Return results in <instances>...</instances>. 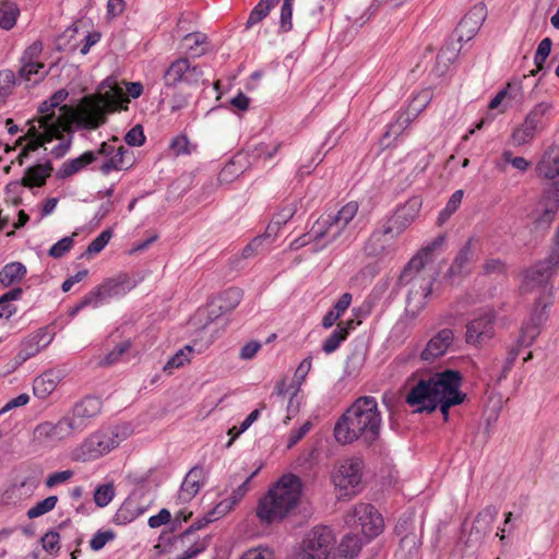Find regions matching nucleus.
Here are the masks:
<instances>
[{
    "label": "nucleus",
    "mask_w": 559,
    "mask_h": 559,
    "mask_svg": "<svg viewBox=\"0 0 559 559\" xmlns=\"http://www.w3.org/2000/svg\"><path fill=\"white\" fill-rule=\"evenodd\" d=\"M359 205L356 201H349L337 212L322 214L311 226L310 230L296 239L294 248L304 247L310 241H316L325 248L335 242L344 233L348 224L358 213Z\"/></svg>",
    "instance_id": "39448f33"
},
{
    "label": "nucleus",
    "mask_w": 559,
    "mask_h": 559,
    "mask_svg": "<svg viewBox=\"0 0 559 559\" xmlns=\"http://www.w3.org/2000/svg\"><path fill=\"white\" fill-rule=\"evenodd\" d=\"M59 543H60V536H59V533L56 531H48L41 537L43 548L51 555L58 554V551L60 549Z\"/></svg>",
    "instance_id": "e2e57ef3"
},
{
    "label": "nucleus",
    "mask_w": 559,
    "mask_h": 559,
    "mask_svg": "<svg viewBox=\"0 0 559 559\" xmlns=\"http://www.w3.org/2000/svg\"><path fill=\"white\" fill-rule=\"evenodd\" d=\"M135 287V283L127 274H120L117 277L109 278L100 285L93 288L91 292L95 297L97 306L104 301L124 296Z\"/></svg>",
    "instance_id": "dca6fc26"
},
{
    "label": "nucleus",
    "mask_w": 559,
    "mask_h": 559,
    "mask_svg": "<svg viewBox=\"0 0 559 559\" xmlns=\"http://www.w3.org/2000/svg\"><path fill=\"white\" fill-rule=\"evenodd\" d=\"M192 352V348L190 346H186L183 349H179L174 356H171L168 361L164 366V371H170L175 368H179L185 365L186 361L189 360L188 354L186 353Z\"/></svg>",
    "instance_id": "680f3d73"
},
{
    "label": "nucleus",
    "mask_w": 559,
    "mask_h": 559,
    "mask_svg": "<svg viewBox=\"0 0 559 559\" xmlns=\"http://www.w3.org/2000/svg\"><path fill=\"white\" fill-rule=\"evenodd\" d=\"M271 235L266 231L264 235L253 238L241 252L242 258L249 259L261 251L263 241L269 239Z\"/></svg>",
    "instance_id": "69168bd1"
},
{
    "label": "nucleus",
    "mask_w": 559,
    "mask_h": 559,
    "mask_svg": "<svg viewBox=\"0 0 559 559\" xmlns=\"http://www.w3.org/2000/svg\"><path fill=\"white\" fill-rule=\"evenodd\" d=\"M203 478V468L201 466L192 467L186 475L180 486L179 499L183 502H189L192 500L200 491Z\"/></svg>",
    "instance_id": "cd10ccee"
},
{
    "label": "nucleus",
    "mask_w": 559,
    "mask_h": 559,
    "mask_svg": "<svg viewBox=\"0 0 559 559\" xmlns=\"http://www.w3.org/2000/svg\"><path fill=\"white\" fill-rule=\"evenodd\" d=\"M115 538L112 531H98L95 533L90 540V547L94 551H98L105 547V545Z\"/></svg>",
    "instance_id": "338daca9"
},
{
    "label": "nucleus",
    "mask_w": 559,
    "mask_h": 559,
    "mask_svg": "<svg viewBox=\"0 0 559 559\" xmlns=\"http://www.w3.org/2000/svg\"><path fill=\"white\" fill-rule=\"evenodd\" d=\"M69 93L64 88L55 92L48 99L49 105L59 109V115H64L69 126L79 130H95L103 126L107 114L114 112L128 102L121 88H111L95 96L84 97L76 108L62 105Z\"/></svg>",
    "instance_id": "f257e3e1"
},
{
    "label": "nucleus",
    "mask_w": 559,
    "mask_h": 559,
    "mask_svg": "<svg viewBox=\"0 0 559 559\" xmlns=\"http://www.w3.org/2000/svg\"><path fill=\"white\" fill-rule=\"evenodd\" d=\"M345 523L353 530H359L370 540L380 535L384 527L382 515L370 503H357L345 514Z\"/></svg>",
    "instance_id": "6e6552de"
},
{
    "label": "nucleus",
    "mask_w": 559,
    "mask_h": 559,
    "mask_svg": "<svg viewBox=\"0 0 559 559\" xmlns=\"http://www.w3.org/2000/svg\"><path fill=\"white\" fill-rule=\"evenodd\" d=\"M554 109L555 106L551 102H539L527 111L523 122L538 134H542L549 127L554 116Z\"/></svg>",
    "instance_id": "393cba45"
},
{
    "label": "nucleus",
    "mask_w": 559,
    "mask_h": 559,
    "mask_svg": "<svg viewBox=\"0 0 559 559\" xmlns=\"http://www.w3.org/2000/svg\"><path fill=\"white\" fill-rule=\"evenodd\" d=\"M473 243L474 239L469 238L455 255L447 273L451 280L463 277L471 273L472 266L476 260Z\"/></svg>",
    "instance_id": "b1692460"
},
{
    "label": "nucleus",
    "mask_w": 559,
    "mask_h": 559,
    "mask_svg": "<svg viewBox=\"0 0 559 559\" xmlns=\"http://www.w3.org/2000/svg\"><path fill=\"white\" fill-rule=\"evenodd\" d=\"M546 320V316L543 311L537 313L535 310L531 317V319L523 323L520 335L516 340V344L519 347H530L536 337L539 335V325L543 321Z\"/></svg>",
    "instance_id": "c756f323"
},
{
    "label": "nucleus",
    "mask_w": 559,
    "mask_h": 559,
    "mask_svg": "<svg viewBox=\"0 0 559 559\" xmlns=\"http://www.w3.org/2000/svg\"><path fill=\"white\" fill-rule=\"evenodd\" d=\"M52 167L50 163L28 167L22 179L26 187H40L45 185L47 177L50 176Z\"/></svg>",
    "instance_id": "58836bf2"
},
{
    "label": "nucleus",
    "mask_w": 559,
    "mask_h": 559,
    "mask_svg": "<svg viewBox=\"0 0 559 559\" xmlns=\"http://www.w3.org/2000/svg\"><path fill=\"white\" fill-rule=\"evenodd\" d=\"M96 160V153L93 151L84 152L79 157L66 160L58 170V177L66 179L79 173L87 165Z\"/></svg>",
    "instance_id": "72a5a7b5"
},
{
    "label": "nucleus",
    "mask_w": 559,
    "mask_h": 559,
    "mask_svg": "<svg viewBox=\"0 0 559 559\" xmlns=\"http://www.w3.org/2000/svg\"><path fill=\"white\" fill-rule=\"evenodd\" d=\"M242 296L243 293L240 288H227L211 304V313H215L214 308H217L221 313L233 311L240 304Z\"/></svg>",
    "instance_id": "473e14b6"
},
{
    "label": "nucleus",
    "mask_w": 559,
    "mask_h": 559,
    "mask_svg": "<svg viewBox=\"0 0 559 559\" xmlns=\"http://www.w3.org/2000/svg\"><path fill=\"white\" fill-rule=\"evenodd\" d=\"M102 411V401L95 396H86L76 403L68 419L75 432L83 431L90 424L91 419L96 417Z\"/></svg>",
    "instance_id": "f3484780"
},
{
    "label": "nucleus",
    "mask_w": 559,
    "mask_h": 559,
    "mask_svg": "<svg viewBox=\"0 0 559 559\" xmlns=\"http://www.w3.org/2000/svg\"><path fill=\"white\" fill-rule=\"evenodd\" d=\"M169 147L176 156L191 155L195 152L197 144L191 143L186 134H179L171 140Z\"/></svg>",
    "instance_id": "8fccbe9b"
},
{
    "label": "nucleus",
    "mask_w": 559,
    "mask_h": 559,
    "mask_svg": "<svg viewBox=\"0 0 559 559\" xmlns=\"http://www.w3.org/2000/svg\"><path fill=\"white\" fill-rule=\"evenodd\" d=\"M298 202L287 201L283 206L274 214L271 223L269 224L266 231L271 235L276 233L282 226H284L297 212Z\"/></svg>",
    "instance_id": "ea45409f"
},
{
    "label": "nucleus",
    "mask_w": 559,
    "mask_h": 559,
    "mask_svg": "<svg viewBox=\"0 0 559 559\" xmlns=\"http://www.w3.org/2000/svg\"><path fill=\"white\" fill-rule=\"evenodd\" d=\"M454 332L452 329L444 328L438 331L426 344L420 353V359L427 362H433L447 354L453 345Z\"/></svg>",
    "instance_id": "aec40b11"
},
{
    "label": "nucleus",
    "mask_w": 559,
    "mask_h": 559,
    "mask_svg": "<svg viewBox=\"0 0 559 559\" xmlns=\"http://www.w3.org/2000/svg\"><path fill=\"white\" fill-rule=\"evenodd\" d=\"M115 497V488L111 483L98 486L94 491V501L97 507L108 506Z\"/></svg>",
    "instance_id": "5fc2aeb1"
},
{
    "label": "nucleus",
    "mask_w": 559,
    "mask_h": 559,
    "mask_svg": "<svg viewBox=\"0 0 559 559\" xmlns=\"http://www.w3.org/2000/svg\"><path fill=\"white\" fill-rule=\"evenodd\" d=\"M112 233L110 229L103 230L86 248L85 254L99 253L111 239Z\"/></svg>",
    "instance_id": "052dcab7"
},
{
    "label": "nucleus",
    "mask_w": 559,
    "mask_h": 559,
    "mask_svg": "<svg viewBox=\"0 0 559 559\" xmlns=\"http://www.w3.org/2000/svg\"><path fill=\"white\" fill-rule=\"evenodd\" d=\"M382 416L376 397H357L336 420L333 436L337 443L345 445L360 441L372 445L380 437Z\"/></svg>",
    "instance_id": "f03ea898"
},
{
    "label": "nucleus",
    "mask_w": 559,
    "mask_h": 559,
    "mask_svg": "<svg viewBox=\"0 0 559 559\" xmlns=\"http://www.w3.org/2000/svg\"><path fill=\"white\" fill-rule=\"evenodd\" d=\"M20 14L19 7L9 1H3L0 5V27L10 31L14 27Z\"/></svg>",
    "instance_id": "a18cd8bd"
},
{
    "label": "nucleus",
    "mask_w": 559,
    "mask_h": 559,
    "mask_svg": "<svg viewBox=\"0 0 559 559\" xmlns=\"http://www.w3.org/2000/svg\"><path fill=\"white\" fill-rule=\"evenodd\" d=\"M38 114V118L27 121L28 130L17 141V143H21L24 139L28 140V143L20 153V164H22V157L27 156L29 152L38 150L44 144L53 141V138L58 136V133L61 131L70 129L69 121H67L64 115H57L55 106L49 105V99H45L39 104Z\"/></svg>",
    "instance_id": "423d86ee"
},
{
    "label": "nucleus",
    "mask_w": 559,
    "mask_h": 559,
    "mask_svg": "<svg viewBox=\"0 0 559 559\" xmlns=\"http://www.w3.org/2000/svg\"><path fill=\"white\" fill-rule=\"evenodd\" d=\"M497 515L498 509L495 506H487L481 511H479L471 528V536L475 535L476 539H483L487 534L490 533Z\"/></svg>",
    "instance_id": "c85d7f7f"
},
{
    "label": "nucleus",
    "mask_w": 559,
    "mask_h": 559,
    "mask_svg": "<svg viewBox=\"0 0 559 559\" xmlns=\"http://www.w3.org/2000/svg\"><path fill=\"white\" fill-rule=\"evenodd\" d=\"M406 403L416 407L418 413H432L437 409V403L433 399L430 379H420L407 393Z\"/></svg>",
    "instance_id": "a211bd4d"
},
{
    "label": "nucleus",
    "mask_w": 559,
    "mask_h": 559,
    "mask_svg": "<svg viewBox=\"0 0 559 559\" xmlns=\"http://www.w3.org/2000/svg\"><path fill=\"white\" fill-rule=\"evenodd\" d=\"M390 233H384V227L376 228L364 245V252L368 257L384 258L395 251Z\"/></svg>",
    "instance_id": "4be33fe9"
},
{
    "label": "nucleus",
    "mask_w": 559,
    "mask_h": 559,
    "mask_svg": "<svg viewBox=\"0 0 559 559\" xmlns=\"http://www.w3.org/2000/svg\"><path fill=\"white\" fill-rule=\"evenodd\" d=\"M26 266L21 262L5 264L0 271V283L4 286L21 282L26 275Z\"/></svg>",
    "instance_id": "a19ab883"
},
{
    "label": "nucleus",
    "mask_w": 559,
    "mask_h": 559,
    "mask_svg": "<svg viewBox=\"0 0 559 559\" xmlns=\"http://www.w3.org/2000/svg\"><path fill=\"white\" fill-rule=\"evenodd\" d=\"M444 241L445 236L439 235L427 243L409 260L399 277L400 285L409 286L405 313L411 319L417 318L426 307V300L431 294L435 282V274L426 267V264L431 253L440 248Z\"/></svg>",
    "instance_id": "7ed1b4c3"
},
{
    "label": "nucleus",
    "mask_w": 559,
    "mask_h": 559,
    "mask_svg": "<svg viewBox=\"0 0 559 559\" xmlns=\"http://www.w3.org/2000/svg\"><path fill=\"white\" fill-rule=\"evenodd\" d=\"M58 381V376L55 372H44L43 374L35 378L33 382L34 395L40 400H45L55 391Z\"/></svg>",
    "instance_id": "c9c22d12"
},
{
    "label": "nucleus",
    "mask_w": 559,
    "mask_h": 559,
    "mask_svg": "<svg viewBox=\"0 0 559 559\" xmlns=\"http://www.w3.org/2000/svg\"><path fill=\"white\" fill-rule=\"evenodd\" d=\"M552 47V40L549 37L544 38L537 47V50L534 56V63L536 66L535 70L531 71V75H536L538 71H540L546 62L547 58L550 55Z\"/></svg>",
    "instance_id": "09e8293b"
},
{
    "label": "nucleus",
    "mask_w": 559,
    "mask_h": 559,
    "mask_svg": "<svg viewBox=\"0 0 559 559\" xmlns=\"http://www.w3.org/2000/svg\"><path fill=\"white\" fill-rule=\"evenodd\" d=\"M225 514H221L216 512V507L207 512L202 519L197 520L189 528H187L180 536L182 540L189 538V536L203 527H205L207 524L218 520L219 518L224 516Z\"/></svg>",
    "instance_id": "3c124183"
},
{
    "label": "nucleus",
    "mask_w": 559,
    "mask_h": 559,
    "mask_svg": "<svg viewBox=\"0 0 559 559\" xmlns=\"http://www.w3.org/2000/svg\"><path fill=\"white\" fill-rule=\"evenodd\" d=\"M134 163V153L129 147L118 144L117 151L111 157L105 159L99 166V170L104 175H108L112 170H122L130 168Z\"/></svg>",
    "instance_id": "bb28decb"
},
{
    "label": "nucleus",
    "mask_w": 559,
    "mask_h": 559,
    "mask_svg": "<svg viewBox=\"0 0 559 559\" xmlns=\"http://www.w3.org/2000/svg\"><path fill=\"white\" fill-rule=\"evenodd\" d=\"M140 511L132 501H124L117 510L114 521L116 524L122 525L132 522L140 515Z\"/></svg>",
    "instance_id": "de8ad7c7"
},
{
    "label": "nucleus",
    "mask_w": 559,
    "mask_h": 559,
    "mask_svg": "<svg viewBox=\"0 0 559 559\" xmlns=\"http://www.w3.org/2000/svg\"><path fill=\"white\" fill-rule=\"evenodd\" d=\"M429 379L432 386L433 399L437 404L438 401L447 399L465 400L466 394L460 390L463 381L460 371L445 369L441 372H437Z\"/></svg>",
    "instance_id": "f8f14e48"
},
{
    "label": "nucleus",
    "mask_w": 559,
    "mask_h": 559,
    "mask_svg": "<svg viewBox=\"0 0 559 559\" xmlns=\"http://www.w3.org/2000/svg\"><path fill=\"white\" fill-rule=\"evenodd\" d=\"M463 190H456L445 204V207L439 214V223L443 224L461 205Z\"/></svg>",
    "instance_id": "4d7b16f0"
},
{
    "label": "nucleus",
    "mask_w": 559,
    "mask_h": 559,
    "mask_svg": "<svg viewBox=\"0 0 559 559\" xmlns=\"http://www.w3.org/2000/svg\"><path fill=\"white\" fill-rule=\"evenodd\" d=\"M58 502L57 496H49L27 510V518L35 519L53 510Z\"/></svg>",
    "instance_id": "603ef678"
},
{
    "label": "nucleus",
    "mask_w": 559,
    "mask_h": 559,
    "mask_svg": "<svg viewBox=\"0 0 559 559\" xmlns=\"http://www.w3.org/2000/svg\"><path fill=\"white\" fill-rule=\"evenodd\" d=\"M301 543L307 549L316 551L328 559L335 543V536L331 527L318 525L305 535Z\"/></svg>",
    "instance_id": "6ab92c4d"
},
{
    "label": "nucleus",
    "mask_w": 559,
    "mask_h": 559,
    "mask_svg": "<svg viewBox=\"0 0 559 559\" xmlns=\"http://www.w3.org/2000/svg\"><path fill=\"white\" fill-rule=\"evenodd\" d=\"M486 19V9L484 5H475L472 10L466 13L460 21L455 28V35L457 40L468 41L471 40L481 27Z\"/></svg>",
    "instance_id": "412c9836"
},
{
    "label": "nucleus",
    "mask_w": 559,
    "mask_h": 559,
    "mask_svg": "<svg viewBox=\"0 0 559 559\" xmlns=\"http://www.w3.org/2000/svg\"><path fill=\"white\" fill-rule=\"evenodd\" d=\"M433 92L431 88H424L416 94L409 102L408 109L414 117H417L432 100Z\"/></svg>",
    "instance_id": "49530a36"
},
{
    "label": "nucleus",
    "mask_w": 559,
    "mask_h": 559,
    "mask_svg": "<svg viewBox=\"0 0 559 559\" xmlns=\"http://www.w3.org/2000/svg\"><path fill=\"white\" fill-rule=\"evenodd\" d=\"M420 206L421 202L418 198L409 199L405 204L397 207L395 212L382 223L384 233H390L391 238L399 237L415 221Z\"/></svg>",
    "instance_id": "2eb2a0df"
},
{
    "label": "nucleus",
    "mask_w": 559,
    "mask_h": 559,
    "mask_svg": "<svg viewBox=\"0 0 559 559\" xmlns=\"http://www.w3.org/2000/svg\"><path fill=\"white\" fill-rule=\"evenodd\" d=\"M559 211V183L552 182L544 193L534 210L531 218L538 229H546L550 226Z\"/></svg>",
    "instance_id": "ddd939ff"
},
{
    "label": "nucleus",
    "mask_w": 559,
    "mask_h": 559,
    "mask_svg": "<svg viewBox=\"0 0 559 559\" xmlns=\"http://www.w3.org/2000/svg\"><path fill=\"white\" fill-rule=\"evenodd\" d=\"M203 70L188 58H178L166 69L163 80L166 86L178 84L197 85L202 81Z\"/></svg>",
    "instance_id": "9b49d317"
},
{
    "label": "nucleus",
    "mask_w": 559,
    "mask_h": 559,
    "mask_svg": "<svg viewBox=\"0 0 559 559\" xmlns=\"http://www.w3.org/2000/svg\"><path fill=\"white\" fill-rule=\"evenodd\" d=\"M71 131L72 127L67 131H61L58 133V136L53 138V140H59V143L50 152L55 158H61L69 152L72 144V135H66L64 133H71Z\"/></svg>",
    "instance_id": "864d4df0"
},
{
    "label": "nucleus",
    "mask_w": 559,
    "mask_h": 559,
    "mask_svg": "<svg viewBox=\"0 0 559 559\" xmlns=\"http://www.w3.org/2000/svg\"><path fill=\"white\" fill-rule=\"evenodd\" d=\"M302 484L298 476L286 474L260 499L257 516L263 523L283 520L300 500Z\"/></svg>",
    "instance_id": "20e7f679"
},
{
    "label": "nucleus",
    "mask_w": 559,
    "mask_h": 559,
    "mask_svg": "<svg viewBox=\"0 0 559 559\" xmlns=\"http://www.w3.org/2000/svg\"><path fill=\"white\" fill-rule=\"evenodd\" d=\"M536 174L540 178L555 179L559 177V150H547L538 164L536 165Z\"/></svg>",
    "instance_id": "7c9ffc66"
},
{
    "label": "nucleus",
    "mask_w": 559,
    "mask_h": 559,
    "mask_svg": "<svg viewBox=\"0 0 559 559\" xmlns=\"http://www.w3.org/2000/svg\"><path fill=\"white\" fill-rule=\"evenodd\" d=\"M75 433L66 415L55 423L50 420L38 423L33 430V441L39 445L53 448Z\"/></svg>",
    "instance_id": "1a4fd4ad"
},
{
    "label": "nucleus",
    "mask_w": 559,
    "mask_h": 559,
    "mask_svg": "<svg viewBox=\"0 0 559 559\" xmlns=\"http://www.w3.org/2000/svg\"><path fill=\"white\" fill-rule=\"evenodd\" d=\"M131 347L130 341L121 342L120 344L116 345L112 350H110L104 359L99 362V366H111L118 362L122 355H124Z\"/></svg>",
    "instance_id": "13d9d810"
},
{
    "label": "nucleus",
    "mask_w": 559,
    "mask_h": 559,
    "mask_svg": "<svg viewBox=\"0 0 559 559\" xmlns=\"http://www.w3.org/2000/svg\"><path fill=\"white\" fill-rule=\"evenodd\" d=\"M51 341L52 335L46 328L38 329L22 341L16 359L20 362L26 361L38 354L43 348L47 347Z\"/></svg>",
    "instance_id": "5701e85b"
},
{
    "label": "nucleus",
    "mask_w": 559,
    "mask_h": 559,
    "mask_svg": "<svg viewBox=\"0 0 559 559\" xmlns=\"http://www.w3.org/2000/svg\"><path fill=\"white\" fill-rule=\"evenodd\" d=\"M124 141L130 146H141L145 142L143 128L140 124L131 128L124 135Z\"/></svg>",
    "instance_id": "774afa93"
},
{
    "label": "nucleus",
    "mask_w": 559,
    "mask_h": 559,
    "mask_svg": "<svg viewBox=\"0 0 559 559\" xmlns=\"http://www.w3.org/2000/svg\"><path fill=\"white\" fill-rule=\"evenodd\" d=\"M539 134L523 121L513 128L510 134V144L520 147L533 143Z\"/></svg>",
    "instance_id": "79ce46f5"
},
{
    "label": "nucleus",
    "mask_w": 559,
    "mask_h": 559,
    "mask_svg": "<svg viewBox=\"0 0 559 559\" xmlns=\"http://www.w3.org/2000/svg\"><path fill=\"white\" fill-rule=\"evenodd\" d=\"M16 83V76L11 70L0 71V103L12 92Z\"/></svg>",
    "instance_id": "bf43d9fd"
},
{
    "label": "nucleus",
    "mask_w": 559,
    "mask_h": 559,
    "mask_svg": "<svg viewBox=\"0 0 559 559\" xmlns=\"http://www.w3.org/2000/svg\"><path fill=\"white\" fill-rule=\"evenodd\" d=\"M43 69L44 63L39 62L38 60L21 61V68L19 70L16 82L21 83L25 81L37 83L46 75V72H44Z\"/></svg>",
    "instance_id": "e433bc0d"
},
{
    "label": "nucleus",
    "mask_w": 559,
    "mask_h": 559,
    "mask_svg": "<svg viewBox=\"0 0 559 559\" xmlns=\"http://www.w3.org/2000/svg\"><path fill=\"white\" fill-rule=\"evenodd\" d=\"M259 468L253 471L247 478L233 490L231 495L216 504V512L227 514L237 506L249 491V483L257 476Z\"/></svg>",
    "instance_id": "2f4dec72"
},
{
    "label": "nucleus",
    "mask_w": 559,
    "mask_h": 559,
    "mask_svg": "<svg viewBox=\"0 0 559 559\" xmlns=\"http://www.w3.org/2000/svg\"><path fill=\"white\" fill-rule=\"evenodd\" d=\"M280 2V0H260L257 5L250 11L246 22V28H252L264 20L271 10Z\"/></svg>",
    "instance_id": "37998d69"
},
{
    "label": "nucleus",
    "mask_w": 559,
    "mask_h": 559,
    "mask_svg": "<svg viewBox=\"0 0 559 559\" xmlns=\"http://www.w3.org/2000/svg\"><path fill=\"white\" fill-rule=\"evenodd\" d=\"M73 247V238L72 237H63L49 249V255L59 259L63 257L67 252L71 250Z\"/></svg>",
    "instance_id": "0e129e2a"
},
{
    "label": "nucleus",
    "mask_w": 559,
    "mask_h": 559,
    "mask_svg": "<svg viewBox=\"0 0 559 559\" xmlns=\"http://www.w3.org/2000/svg\"><path fill=\"white\" fill-rule=\"evenodd\" d=\"M366 542V538L362 539L356 533L347 534L341 540L338 551L344 557L353 558L360 552L361 547Z\"/></svg>",
    "instance_id": "c03bdc74"
},
{
    "label": "nucleus",
    "mask_w": 559,
    "mask_h": 559,
    "mask_svg": "<svg viewBox=\"0 0 559 559\" xmlns=\"http://www.w3.org/2000/svg\"><path fill=\"white\" fill-rule=\"evenodd\" d=\"M346 331L342 329H335L329 337L322 344V350L325 354L334 353L340 345L346 340Z\"/></svg>",
    "instance_id": "6e6d98bb"
},
{
    "label": "nucleus",
    "mask_w": 559,
    "mask_h": 559,
    "mask_svg": "<svg viewBox=\"0 0 559 559\" xmlns=\"http://www.w3.org/2000/svg\"><path fill=\"white\" fill-rule=\"evenodd\" d=\"M282 147V142L272 140L270 142H259L248 146L247 155L250 160L258 162L261 159H271Z\"/></svg>",
    "instance_id": "f704fd0d"
},
{
    "label": "nucleus",
    "mask_w": 559,
    "mask_h": 559,
    "mask_svg": "<svg viewBox=\"0 0 559 559\" xmlns=\"http://www.w3.org/2000/svg\"><path fill=\"white\" fill-rule=\"evenodd\" d=\"M128 436L129 428L127 426H116L109 430L97 431L82 443L78 459L84 462L98 459L116 449Z\"/></svg>",
    "instance_id": "0eeeda50"
},
{
    "label": "nucleus",
    "mask_w": 559,
    "mask_h": 559,
    "mask_svg": "<svg viewBox=\"0 0 559 559\" xmlns=\"http://www.w3.org/2000/svg\"><path fill=\"white\" fill-rule=\"evenodd\" d=\"M496 312L491 309L481 311L467 322L465 342L475 347H481L495 336Z\"/></svg>",
    "instance_id": "4468645a"
},
{
    "label": "nucleus",
    "mask_w": 559,
    "mask_h": 559,
    "mask_svg": "<svg viewBox=\"0 0 559 559\" xmlns=\"http://www.w3.org/2000/svg\"><path fill=\"white\" fill-rule=\"evenodd\" d=\"M362 468V459L355 456L346 459L338 464L332 479L342 496H352L358 492Z\"/></svg>",
    "instance_id": "9d476101"
},
{
    "label": "nucleus",
    "mask_w": 559,
    "mask_h": 559,
    "mask_svg": "<svg viewBox=\"0 0 559 559\" xmlns=\"http://www.w3.org/2000/svg\"><path fill=\"white\" fill-rule=\"evenodd\" d=\"M559 263L550 261V252L548 255L537 262L535 265L525 271L524 280L527 287L542 286L549 282V280L557 273Z\"/></svg>",
    "instance_id": "a878e982"
},
{
    "label": "nucleus",
    "mask_w": 559,
    "mask_h": 559,
    "mask_svg": "<svg viewBox=\"0 0 559 559\" xmlns=\"http://www.w3.org/2000/svg\"><path fill=\"white\" fill-rule=\"evenodd\" d=\"M207 36L201 32H192L183 36L181 45L191 57H200L206 52Z\"/></svg>",
    "instance_id": "4c0bfd02"
}]
</instances>
